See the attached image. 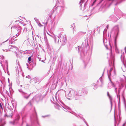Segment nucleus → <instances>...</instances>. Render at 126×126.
<instances>
[{
    "label": "nucleus",
    "instance_id": "1",
    "mask_svg": "<svg viewBox=\"0 0 126 126\" xmlns=\"http://www.w3.org/2000/svg\"><path fill=\"white\" fill-rule=\"evenodd\" d=\"M85 48L84 49H83L82 50H81V47H78V49L79 50V52L81 50V52L80 53V55L81 58L83 60L84 63H87L89 60V58L86 55H85V53H86V48L87 47L89 48V47L88 46V41L87 40H85Z\"/></svg>",
    "mask_w": 126,
    "mask_h": 126
},
{
    "label": "nucleus",
    "instance_id": "2",
    "mask_svg": "<svg viewBox=\"0 0 126 126\" xmlns=\"http://www.w3.org/2000/svg\"><path fill=\"white\" fill-rule=\"evenodd\" d=\"M66 35H63L62 34L60 33L58 36L54 38L55 42V43L59 44L61 43L63 45L66 42Z\"/></svg>",
    "mask_w": 126,
    "mask_h": 126
},
{
    "label": "nucleus",
    "instance_id": "3",
    "mask_svg": "<svg viewBox=\"0 0 126 126\" xmlns=\"http://www.w3.org/2000/svg\"><path fill=\"white\" fill-rule=\"evenodd\" d=\"M66 96L68 99H71L70 98H74L75 96V91L71 89L70 90L69 93L66 95Z\"/></svg>",
    "mask_w": 126,
    "mask_h": 126
},
{
    "label": "nucleus",
    "instance_id": "4",
    "mask_svg": "<svg viewBox=\"0 0 126 126\" xmlns=\"http://www.w3.org/2000/svg\"><path fill=\"white\" fill-rule=\"evenodd\" d=\"M30 119L33 122H36L39 125L38 120L37 118L36 112L34 109V112L31 116Z\"/></svg>",
    "mask_w": 126,
    "mask_h": 126
},
{
    "label": "nucleus",
    "instance_id": "5",
    "mask_svg": "<svg viewBox=\"0 0 126 126\" xmlns=\"http://www.w3.org/2000/svg\"><path fill=\"white\" fill-rule=\"evenodd\" d=\"M119 32V27L118 26H116L113 28L112 30L111 33L114 34L115 36H117Z\"/></svg>",
    "mask_w": 126,
    "mask_h": 126
},
{
    "label": "nucleus",
    "instance_id": "6",
    "mask_svg": "<svg viewBox=\"0 0 126 126\" xmlns=\"http://www.w3.org/2000/svg\"><path fill=\"white\" fill-rule=\"evenodd\" d=\"M108 76L109 79H110V77H112L116 75V72L113 68H111L109 72H108Z\"/></svg>",
    "mask_w": 126,
    "mask_h": 126
},
{
    "label": "nucleus",
    "instance_id": "7",
    "mask_svg": "<svg viewBox=\"0 0 126 126\" xmlns=\"http://www.w3.org/2000/svg\"><path fill=\"white\" fill-rule=\"evenodd\" d=\"M19 92L21 93V94L23 97L25 99H28L30 96L31 93L28 94L27 93L22 91L21 90H19Z\"/></svg>",
    "mask_w": 126,
    "mask_h": 126
},
{
    "label": "nucleus",
    "instance_id": "8",
    "mask_svg": "<svg viewBox=\"0 0 126 126\" xmlns=\"http://www.w3.org/2000/svg\"><path fill=\"white\" fill-rule=\"evenodd\" d=\"M121 60L123 63V65L122 67V69L124 72L126 71V66L124 63V56L123 55H122L121 56Z\"/></svg>",
    "mask_w": 126,
    "mask_h": 126
},
{
    "label": "nucleus",
    "instance_id": "9",
    "mask_svg": "<svg viewBox=\"0 0 126 126\" xmlns=\"http://www.w3.org/2000/svg\"><path fill=\"white\" fill-rule=\"evenodd\" d=\"M11 29H14L16 31H17L18 32L17 34H16V36H18L20 33V32L21 29V28L20 26H16L13 27L11 28Z\"/></svg>",
    "mask_w": 126,
    "mask_h": 126
},
{
    "label": "nucleus",
    "instance_id": "10",
    "mask_svg": "<svg viewBox=\"0 0 126 126\" xmlns=\"http://www.w3.org/2000/svg\"><path fill=\"white\" fill-rule=\"evenodd\" d=\"M107 95L110 100L111 104V108L112 104H115V101H112V98L111 97V96L109 94L108 92H107Z\"/></svg>",
    "mask_w": 126,
    "mask_h": 126
},
{
    "label": "nucleus",
    "instance_id": "11",
    "mask_svg": "<svg viewBox=\"0 0 126 126\" xmlns=\"http://www.w3.org/2000/svg\"><path fill=\"white\" fill-rule=\"evenodd\" d=\"M0 63L1 65L3 67L4 66H6V68L7 69H8V63L7 61L5 60V61H1V62H0Z\"/></svg>",
    "mask_w": 126,
    "mask_h": 126
},
{
    "label": "nucleus",
    "instance_id": "12",
    "mask_svg": "<svg viewBox=\"0 0 126 126\" xmlns=\"http://www.w3.org/2000/svg\"><path fill=\"white\" fill-rule=\"evenodd\" d=\"M59 101L62 104V105L60 104V103L59 102V103L62 106V107H63V108L64 109L66 110V109H67L68 110L70 109V108L69 107L65 105L62 100H59Z\"/></svg>",
    "mask_w": 126,
    "mask_h": 126
},
{
    "label": "nucleus",
    "instance_id": "13",
    "mask_svg": "<svg viewBox=\"0 0 126 126\" xmlns=\"http://www.w3.org/2000/svg\"><path fill=\"white\" fill-rule=\"evenodd\" d=\"M115 92L116 93V95L117 97L118 98L119 101L120 102V95H119V94L120 93V88H119L118 89L117 92V88H115L114 90Z\"/></svg>",
    "mask_w": 126,
    "mask_h": 126
},
{
    "label": "nucleus",
    "instance_id": "14",
    "mask_svg": "<svg viewBox=\"0 0 126 126\" xmlns=\"http://www.w3.org/2000/svg\"><path fill=\"white\" fill-rule=\"evenodd\" d=\"M110 81V82L109 83L108 85V88L109 89L113 87H115V85L111 81L110 79H109Z\"/></svg>",
    "mask_w": 126,
    "mask_h": 126
},
{
    "label": "nucleus",
    "instance_id": "15",
    "mask_svg": "<svg viewBox=\"0 0 126 126\" xmlns=\"http://www.w3.org/2000/svg\"><path fill=\"white\" fill-rule=\"evenodd\" d=\"M33 79L35 83H39L41 81V80L38 77H35L33 78Z\"/></svg>",
    "mask_w": 126,
    "mask_h": 126
},
{
    "label": "nucleus",
    "instance_id": "16",
    "mask_svg": "<svg viewBox=\"0 0 126 126\" xmlns=\"http://www.w3.org/2000/svg\"><path fill=\"white\" fill-rule=\"evenodd\" d=\"M81 94V91L80 89H77L75 91V96L80 95Z\"/></svg>",
    "mask_w": 126,
    "mask_h": 126
},
{
    "label": "nucleus",
    "instance_id": "17",
    "mask_svg": "<svg viewBox=\"0 0 126 126\" xmlns=\"http://www.w3.org/2000/svg\"><path fill=\"white\" fill-rule=\"evenodd\" d=\"M36 100L37 101H39L42 99V96L40 95H37L36 96Z\"/></svg>",
    "mask_w": 126,
    "mask_h": 126
},
{
    "label": "nucleus",
    "instance_id": "18",
    "mask_svg": "<svg viewBox=\"0 0 126 126\" xmlns=\"http://www.w3.org/2000/svg\"><path fill=\"white\" fill-rule=\"evenodd\" d=\"M15 36H14L12 37L11 39V40H9V44H11L13 43L15 41Z\"/></svg>",
    "mask_w": 126,
    "mask_h": 126
},
{
    "label": "nucleus",
    "instance_id": "19",
    "mask_svg": "<svg viewBox=\"0 0 126 126\" xmlns=\"http://www.w3.org/2000/svg\"><path fill=\"white\" fill-rule=\"evenodd\" d=\"M6 115L7 117H11L12 116V111L10 110H9L8 112V113H7Z\"/></svg>",
    "mask_w": 126,
    "mask_h": 126
},
{
    "label": "nucleus",
    "instance_id": "20",
    "mask_svg": "<svg viewBox=\"0 0 126 126\" xmlns=\"http://www.w3.org/2000/svg\"><path fill=\"white\" fill-rule=\"evenodd\" d=\"M19 117H20L19 116V115H18L17 116V118L15 120H14L13 122H10V123L11 124H12L13 125L15 123V121H16V120H17V121L19 119Z\"/></svg>",
    "mask_w": 126,
    "mask_h": 126
},
{
    "label": "nucleus",
    "instance_id": "21",
    "mask_svg": "<svg viewBox=\"0 0 126 126\" xmlns=\"http://www.w3.org/2000/svg\"><path fill=\"white\" fill-rule=\"evenodd\" d=\"M57 9L59 10L61 12L63 10V7L61 6H57Z\"/></svg>",
    "mask_w": 126,
    "mask_h": 126
},
{
    "label": "nucleus",
    "instance_id": "22",
    "mask_svg": "<svg viewBox=\"0 0 126 126\" xmlns=\"http://www.w3.org/2000/svg\"><path fill=\"white\" fill-rule=\"evenodd\" d=\"M44 38L45 39V42L47 44H48V41L46 35L44 34Z\"/></svg>",
    "mask_w": 126,
    "mask_h": 126
},
{
    "label": "nucleus",
    "instance_id": "23",
    "mask_svg": "<svg viewBox=\"0 0 126 126\" xmlns=\"http://www.w3.org/2000/svg\"><path fill=\"white\" fill-rule=\"evenodd\" d=\"M54 106L56 108L59 110L60 109V108H61L60 106L57 103H56L55 104Z\"/></svg>",
    "mask_w": 126,
    "mask_h": 126
},
{
    "label": "nucleus",
    "instance_id": "24",
    "mask_svg": "<svg viewBox=\"0 0 126 126\" xmlns=\"http://www.w3.org/2000/svg\"><path fill=\"white\" fill-rule=\"evenodd\" d=\"M4 121L2 119H1L0 121V126H3L4 125V124H3L4 123Z\"/></svg>",
    "mask_w": 126,
    "mask_h": 126
},
{
    "label": "nucleus",
    "instance_id": "25",
    "mask_svg": "<svg viewBox=\"0 0 126 126\" xmlns=\"http://www.w3.org/2000/svg\"><path fill=\"white\" fill-rule=\"evenodd\" d=\"M34 19L37 23H39V20L37 18H36V17L34 18Z\"/></svg>",
    "mask_w": 126,
    "mask_h": 126
},
{
    "label": "nucleus",
    "instance_id": "26",
    "mask_svg": "<svg viewBox=\"0 0 126 126\" xmlns=\"http://www.w3.org/2000/svg\"><path fill=\"white\" fill-rule=\"evenodd\" d=\"M28 62L29 63V64L31 65L32 64V60L31 61H30Z\"/></svg>",
    "mask_w": 126,
    "mask_h": 126
},
{
    "label": "nucleus",
    "instance_id": "27",
    "mask_svg": "<svg viewBox=\"0 0 126 126\" xmlns=\"http://www.w3.org/2000/svg\"><path fill=\"white\" fill-rule=\"evenodd\" d=\"M84 2V0H80V1L79 2V4H80L81 3H83V2Z\"/></svg>",
    "mask_w": 126,
    "mask_h": 126
},
{
    "label": "nucleus",
    "instance_id": "28",
    "mask_svg": "<svg viewBox=\"0 0 126 126\" xmlns=\"http://www.w3.org/2000/svg\"><path fill=\"white\" fill-rule=\"evenodd\" d=\"M32 60V59H31V57H29L28 59V62L29 61H30Z\"/></svg>",
    "mask_w": 126,
    "mask_h": 126
},
{
    "label": "nucleus",
    "instance_id": "29",
    "mask_svg": "<svg viewBox=\"0 0 126 126\" xmlns=\"http://www.w3.org/2000/svg\"><path fill=\"white\" fill-rule=\"evenodd\" d=\"M83 121L86 124L87 126H88L87 124V123L86 122V121L85 119H84L83 118Z\"/></svg>",
    "mask_w": 126,
    "mask_h": 126
},
{
    "label": "nucleus",
    "instance_id": "30",
    "mask_svg": "<svg viewBox=\"0 0 126 126\" xmlns=\"http://www.w3.org/2000/svg\"><path fill=\"white\" fill-rule=\"evenodd\" d=\"M28 105H30V106H31L32 105V103H31V101H30L28 103Z\"/></svg>",
    "mask_w": 126,
    "mask_h": 126
},
{
    "label": "nucleus",
    "instance_id": "31",
    "mask_svg": "<svg viewBox=\"0 0 126 126\" xmlns=\"http://www.w3.org/2000/svg\"><path fill=\"white\" fill-rule=\"evenodd\" d=\"M11 103L12 104V106H13V107H14V103H13V102H14V101H13V100H12L11 101Z\"/></svg>",
    "mask_w": 126,
    "mask_h": 126
},
{
    "label": "nucleus",
    "instance_id": "32",
    "mask_svg": "<svg viewBox=\"0 0 126 126\" xmlns=\"http://www.w3.org/2000/svg\"><path fill=\"white\" fill-rule=\"evenodd\" d=\"M97 84H95L94 83L92 85L93 86H95L96 85H97Z\"/></svg>",
    "mask_w": 126,
    "mask_h": 126
},
{
    "label": "nucleus",
    "instance_id": "33",
    "mask_svg": "<svg viewBox=\"0 0 126 126\" xmlns=\"http://www.w3.org/2000/svg\"><path fill=\"white\" fill-rule=\"evenodd\" d=\"M38 25H39V26H40V27H41V26H42V25L41 24H40V23H38Z\"/></svg>",
    "mask_w": 126,
    "mask_h": 126
},
{
    "label": "nucleus",
    "instance_id": "34",
    "mask_svg": "<svg viewBox=\"0 0 126 126\" xmlns=\"http://www.w3.org/2000/svg\"><path fill=\"white\" fill-rule=\"evenodd\" d=\"M26 77L28 78V79H30V77L28 75L26 76Z\"/></svg>",
    "mask_w": 126,
    "mask_h": 126
},
{
    "label": "nucleus",
    "instance_id": "35",
    "mask_svg": "<svg viewBox=\"0 0 126 126\" xmlns=\"http://www.w3.org/2000/svg\"><path fill=\"white\" fill-rule=\"evenodd\" d=\"M3 51H8V50H7V49H6L5 50H4V49H3Z\"/></svg>",
    "mask_w": 126,
    "mask_h": 126
},
{
    "label": "nucleus",
    "instance_id": "36",
    "mask_svg": "<svg viewBox=\"0 0 126 126\" xmlns=\"http://www.w3.org/2000/svg\"><path fill=\"white\" fill-rule=\"evenodd\" d=\"M0 107L2 109V105L0 103Z\"/></svg>",
    "mask_w": 126,
    "mask_h": 126
},
{
    "label": "nucleus",
    "instance_id": "37",
    "mask_svg": "<svg viewBox=\"0 0 126 126\" xmlns=\"http://www.w3.org/2000/svg\"><path fill=\"white\" fill-rule=\"evenodd\" d=\"M116 119H115V126H116Z\"/></svg>",
    "mask_w": 126,
    "mask_h": 126
},
{
    "label": "nucleus",
    "instance_id": "38",
    "mask_svg": "<svg viewBox=\"0 0 126 126\" xmlns=\"http://www.w3.org/2000/svg\"><path fill=\"white\" fill-rule=\"evenodd\" d=\"M27 28H24V30H25V31H26L27 30Z\"/></svg>",
    "mask_w": 126,
    "mask_h": 126
},
{
    "label": "nucleus",
    "instance_id": "39",
    "mask_svg": "<svg viewBox=\"0 0 126 126\" xmlns=\"http://www.w3.org/2000/svg\"><path fill=\"white\" fill-rule=\"evenodd\" d=\"M15 52L16 53V56H17L18 55V54H17V53H16V52Z\"/></svg>",
    "mask_w": 126,
    "mask_h": 126
},
{
    "label": "nucleus",
    "instance_id": "40",
    "mask_svg": "<svg viewBox=\"0 0 126 126\" xmlns=\"http://www.w3.org/2000/svg\"><path fill=\"white\" fill-rule=\"evenodd\" d=\"M125 52H126V47H125Z\"/></svg>",
    "mask_w": 126,
    "mask_h": 126
},
{
    "label": "nucleus",
    "instance_id": "41",
    "mask_svg": "<svg viewBox=\"0 0 126 126\" xmlns=\"http://www.w3.org/2000/svg\"><path fill=\"white\" fill-rule=\"evenodd\" d=\"M126 122H125V123L122 126H124L125 125V124L126 123Z\"/></svg>",
    "mask_w": 126,
    "mask_h": 126
},
{
    "label": "nucleus",
    "instance_id": "42",
    "mask_svg": "<svg viewBox=\"0 0 126 126\" xmlns=\"http://www.w3.org/2000/svg\"><path fill=\"white\" fill-rule=\"evenodd\" d=\"M8 39H7V40L5 42H3L2 43V44L3 43H4L5 42H6L7 41H8Z\"/></svg>",
    "mask_w": 126,
    "mask_h": 126
},
{
    "label": "nucleus",
    "instance_id": "43",
    "mask_svg": "<svg viewBox=\"0 0 126 126\" xmlns=\"http://www.w3.org/2000/svg\"><path fill=\"white\" fill-rule=\"evenodd\" d=\"M105 46L106 48H108V47H108L107 46V45H106Z\"/></svg>",
    "mask_w": 126,
    "mask_h": 126
},
{
    "label": "nucleus",
    "instance_id": "44",
    "mask_svg": "<svg viewBox=\"0 0 126 126\" xmlns=\"http://www.w3.org/2000/svg\"><path fill=\"white\" fill-rule=\"evenodd\" d=\"M108 27H109V26L108 25H107V26L106 27L107 28H108Z\"/></svg>",
    "mask_w": 126,
    "mask_h": 126
},
{
    "label": "nucleus",
    "instance_id": "45",
    "mask_svg": "<svg viewBox=\"0 0 126 126\" xmlns=\"http://www.w3.org/2000/svg\"><path fill=\"white\" fill-rule=\"evenodd\" d=\"M26 65L27 66V68H28V64L27 63H26Z\"/></svg>",
    "mask_w": 126,
    "mask_h": 126
},
{
    "label": "nucleus",
    "instance_id": "46",
    "mask_svg": "<svg viewBox=\"0 0 126 126\" xmlns=\"http://www.w3.org/2000/svg\"><path fill=\"white\" fill-rule=\"evenodd\" d=\"M81 33H83V34H85V32H81Z\"/></svg>",
    "mask_w": 126,
    "mask_h": 126
},
{
    "label": "nucleus",
    "instance_id": "47",
    "mask_svg": "<svg viewBox=\"0 0 126 126\" xmlns=\"http://www.w3.org/2000/svg\"><path fill=\"white\" fill-rule=\"evenodd\" d=\"M17 40V39H15V41L16 40Z\"/></svg>",
    "mask_w": 126,
    "mask_h": 126
},
{
    "label": "nucleus",
    "instance_id": "48",
    "mask_svg": "<svg viewBox=\"0 0 126 126\" xmlns=\"http://www.w3.org/2000/svg\"><path fill=\"white\" fill-rule=\"evenodd\" d=\"M97 88L96 87L95 88H94V90H95Z\"/></svg>",
    "mask_w": 126,
    "mask_h": 126
},
{
    "label": "nucleus",
    "instance_id": "49",
    "mask_svg": "<svg viewBox=\"0 0 126 126\" xmlns=\"http://www.w3.org/2000/svg\"><path fill=\"white\" fill-rule=\"evenodd\" d=\"M26 25V24H25L23 25V26H25V25Z\"/></svg>",
    "mask_w": 126,
    "mask_h": 126
},
{
    "label": "nucleus",
    "instance_id": "50",
    "mask_svg": "<svg viewBox=\"0 0 126 126\" xmlns=\"http://www.w3.org/2000/svg\"><path fill=\"white\" fill-rule=\"evenodd\" d=\"M16 49L17 50V49H18V48L16 47Z\"/></svg>",
    "mask_w": 126,
    "mask_h": 126
},
{
    "label": "nucleus",
    "instance_id": "51",
    "mask_svg": "<svg viewBox=\"0 0 126 126\" xmlns=\"http://www.w3.org/2000/svg\"><path fill=\"white\" fill-rule=\"evenodd\" d=\"M117 4H118V3H116V4H115V5H116Z\"/></svg>",
    "mask_w": 126,
    "mask_h": 126
},
{
    "label": "nucleus",
    "instance_id": "52",
    "mask_svg": "<svg viewBox=\"0 0 126 126\" xmlns=\"http://www.w3.org/2000/svg\"><path fill=\"white\" fill-rule=\"evenodd\" d=\"M98 81H99V80H98L97 81V82H98Z\"/></svg>",
    "mask_w": 126,
    "mask_h": 126
},
{
    "label": "nucleus",
    "instance_id": "53",
    "mask_svg": "<svg viewBox=\"0 0 126 126\" xmlns=\"http://www.w3.org/2000/svg\"><path fill=\"white\" fill-rule=\"evenodd\" d=\"M109 62H111L110 60L109 61Z\"/></svg>",
    "mask_w": 126,
    "mask_h": 126
},
{
    "label": "nucleus",
    "instance_id": "54",
    "mask_svg": "<svg viewBox=\"0 0 126 126\" xmlns=\"http://www.w3.org/2000/svg\"><path fill=\"white\" fill-rule=\"evenodd\" d=\"M47 33L49 35H50L49 34V33H48L47 32Z\"/></svg>",
    "mask_w": 126,
    "mask_h": 126
},
{
    "label": "nucleus",
    "instance_id": "55",
    "mask_svg": "<svg viewBox=\"0 0 126 126\" xmlns=\"http://www.w3.org/2000/svg\"><path fill=\"white\" fill-rule=\"evenodd\" d=\"M46 116H43L42 117H45Z\"/></svg>",
    "mask_w": 126,
    "mask_h": 126
},
{
    "label": "nucleus",
    "instance_id": "56",
    "mask_svg": "<svg viewBox=\"0 0 126 126\" xmlns=\"http://www.w3.org/2000/svg\"><path fill=\"white\" fill-rule=\"evenodd\" d=\"M101 78V77H100V80L101 81V79H100V78Z\"/></svg>",
    "mask_w": 126,
    "mask_h": 126
},
{
    "label": "nucleus",
    "instance_id": "57",
    "mask_svg": "<svg viewBox=\"0 0 126 126\" xmlns=\"http://www.w3.org/2000/svg\"><path fill=\"white\" fill-rule=\"evenodd\" d=\"M125 79H126V82H126V78H125Z\"/></svg>",
    "mask_w": 126,
    "mask_h": 126
},
{
    "label": "nucleus",
    "instance_id": "58",
    "mask_svg": "<svg viewBox=\"0 0 126 126\" xmlns=\"http://www.w3.org/2000/svg\"><path fill=\"white\" fill-rule=\"evenodd\" d=\"M81 4H80V6H81Z\"/></svg>",
    "mask_w": 126,
    "mask_h": 126
},
{
    "label": "nucleus",
    "instance_id": "59",
    "mask_svg": "<svg viewBox=\"0 0 126 126\" xmlns=\"http://www.w3.org/2000/svg\"><path fill=\"white\" fill-rule=\"evenodd\" d=\"M26 126H29L28 125H27Z\"/></svg>",
    "mask_w": 126,
    "mask_h": 126
},
{
    "label": "nucleus",
    "instance_id": "60",
    "mask_svg": "<svg viewBox=\"0 0 126 126\" xmlns=\"http://www.w3.org/2000/svg\"><path fill=\"white\" fill-rule=\"evenodd\" d=\"M42 62H43V61L42 60Z\"/></svg>",
    "mask_w": 126,
    "mask_h": 126
},
{
    "label": "nucleus",
    "instance_id": "61",
    "mask_svg": "<svg viewBox=\"0 0 126 126\" xmlns=\"http://www.w3.org/2000/svg\"><path fill=\"white\" fill-rule=\"evenodd\" d=\"M16 37H15V38Z\"/></svg>",
    "mask_w": 126,
    "mask_h": 126
}]
</instances>
